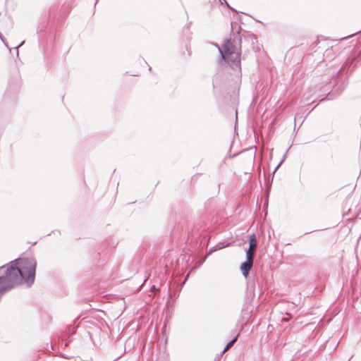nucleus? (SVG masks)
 I'll return each instance as SVG.
<instances>
[{"label":"nucleus","mask_w":361,"mask_h":361,"mask_svg":"<svg viewBox=\"0 0 361 361\" xmlns=\"http://www.w3.org/2000/svg\"><path fill=\"white\" fill-rule=\"evenodd\" d=\"M221 58L232 69L240 71V49L233 45L230 40L225 41L221 48H218Z\"/></svg>","instance_id":"f257e3e1"},{"label":"nucleus","mask_w":361,"mask_h":361,"mask_svg":"<svg viewBox=\"0 0 361 361\" xmlns=\"http://www.w3.org/2000/svg\"><path fill=\"white\" fill-rule=\"evenodd\" d=\"M257 246V240L255 235L252 234L250 236V245L249 248L246 252V257L250 259H254L255 252Z\"/></svg>","instance_id":"f03ea898"},{"label":"nucleus","mask_w":361,"mask_h":361,"mask_svg":"<svg viewBox=\"0 0 361 361\" xmlns=\"http://www.w3.org/2000/svg\"><path fill=\"white\" fill-rule=\"evenodd\" d=\"M253 259L247 258V261L243 262L240 266L243 275L246 278L248 275V272L252 265Z\"/></svg>","instance_id":"7ed1b4c3"},{"label":"nucleus","mask_w":361,"mask_h":361,"mask_svg":"<svg viewBox=\"0 0 361 361\" xmlns=\"http://www.w3.org/2000/svg\"><path fill=\"white\" fill-rule=\"evenodd\" d=\"M229 245V243H227L226 245H224V243H219L218 245H215L214 247H212L210 248V252H214L217 250L222 249L224 247H226Z\"/></svg>","instance_id":"20e7f679"},{"label":"nucleus","mask_w":361,"mask_h":361,"mask_svg":"<svg viewBox=\"0 0 361 361\" xmlns=\"http://www.w3.org/2000/svg\"><path fill=\"white\" fill-rule=\"evenodd\" d=\"M237 341V336L232 339L229 343H227L226 346L222 350L221 353L224 354L226 353Z\"/></svg>","instance_id":"39448f33"},{"label":"nucleus","mask_w":361,"mask_h":361,"mask_svg":"<svg viewBox=\"0 0 361 361\" xmlns=\"http://www.w3.org/2000/svg\"><path fill=\"white\" fill-rule=\"evenodd\" d=\"M24 41H23L18 47H16V54L18 55V48L21 47L24 44Z\"/></svg>","instance_id":"423d86ee"}]
</instances>
